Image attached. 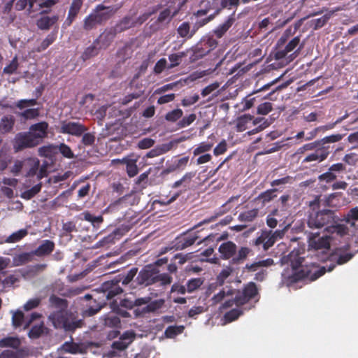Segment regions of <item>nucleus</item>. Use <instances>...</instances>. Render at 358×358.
<instances>
[{
	"mask_svg": "<svg viewBox=\"0 0 358 358\" xmlns=\"http://www.w3.org/2000/svg\"><path fill=\"white\" fill-rule=\"evenodd\" d=\"M49 302L52 308L58 309L48 316V320L56 329H64L66 331L73 332L83 326L84 322L78 317L76 312L66 310L69 306L66 299L52 294Z\"/></svg>",
	"mask_w": 358,
	"mask_h": 358,
	"instance_id": "1",
	"label": "nucleus"
},
{
	"mask_svg": "<svg viewBox=\"0 0 358 358\" xmlns=\"http://www.w3.org/2000/svg\"><path fill=\"white\" fill-rule=\"evenodd\" d=\"M286 262L290 264L293 271L289 278L291 282H296L300 280L314 281L323 275L327 271L330 272L336 267L334 264H331L327 269L325 266H322L319 269L314 270L313 265L308 266L303 264L305 259L299 256L298 251L291 252L286 257Z\"/></svg>",
	"mask_w": 358,
	"mask_h": 358,
	"instance_id": "2",
	"label": "nucleus"
},
{
	"mask_svg": "<svg viewBox=\"0 0 358 358\" xmlns=\"http://www.w3.org/2000/svg\"><path fill=\"white\" fill-rule=\"evenodd\" d=\"M339 218L331 210H322L309 214L307 224L310 229H322L329 234H336L343 236L348 234V228L340 224Z\"/></svg>",
	"mask_w": 358,
	"mask_h": 358,
	"instance_id": "3",
	"label": "nucleus"
},
{
	"mask_svg": "<svg viewBox=\"0 0 358 358\" xmlns=\"http://www.w3.org/2000/svg\"><path fill=\"white\" fill-rule=\"evenodd\" d=\"M88 127L79 122L62 121L58 131L76 137L82 136L80 143L84 147H90L94 144L96 136L94 132H88Z\"/></svg>",
	"mask_w": 358,
	"mask_h": 358,
	"instance_id": "4",
	"label": "nucleus"
},
{
	"mask_svg": "<svg viewBox=\"0 0 358 358\" xmlns=\"http://www.w3.org/2000/svg\"><path fill=\"white\" fill-rule=\"evenodd\" d=\"M218 251L221 259L225 260L231 259V264L236 265L243 264L252 252L248 247H241L237 250L236 245L231 241L222 243L219 246Z\"/></svg>",
	"mask_w": 358,
	"mask_h": 358,
	"instance_id": "5",
	"label": "nucleus"
},
{
	"mask_svg": "<svg viewBox=\"0 0 358 358\" xmlns=\"http://www.w3.org/2000/svg\"><path fill=\"white\" fill-rule=\"evenodd\" d=\"M217 45L218 42L213 36L206 35L203 36L193 49L192 59L197 60L202 58L215 50Z\"/></svg>",
	"mask_w": 358,
	"mask_h": 358,
	"instance_id": "6",
	"label": "nucleus"
},
{
	"mask_svg": "<svg viewBox=\"0 0 358 358\" xmlns=\"http://www.w3.org/2000/svg\"><path fill=\"white\" fill-rule=\"evenodd\" d=\"M300 36L294 37L287 43L284 49L277 50L274 52V58L277 60L282 59L285 58L289 52L294 50L295 49L296 50L294 52L292 55H294L295 57L298 56L304 46V43H300Z\"/></svg>",
	"mask_w": 358,
	"mask_h": 358,
	"instance_id": "7",
	"label": "nucleus"
},
{
	"mask_svg": "<svg viewBox=\"0 0 358 358\" xmlns=\"http://www.w3.org/2000/svg\"><path fill=\"white\" fill-rule=\"evenodd\" d=\"M157 268L153 265H147L140 271L134 282L139 286H149L156 283Z\"/></svg>",
	"mask_w": 358,
	"mask_h": 358,
	"instance_id": "8",
	"label": "nucleus"
},
{
	"mask_svg": "<svg viewBox=\"0 0 358 358\" xmlns=\"http://www.w3.org/2000/svg\"><path fill=\"white\" fill-rule=\"evenodd\" d=\"M38 144L39 141L36 140L31 132H21L15 138L14 148L16 151H20L24 148L35 147Z\"/></svg>",
	"mask_w": 358,
	"mask_h": 358,
	"instance_id": "9",
	"label": "nucleus"
},
{
	"mask_svg": "<svg viewBox=\"0 0 358 358\" xmlns=\"http://www.w3.org/2000/svg\"><path fill=\"white\" fill-rule=\"evenodd\" d=\"M276 234H281V231L276 230L273 232L271 230H264L262 231L260 236L253 241V245L259 248L262 246V249L266 251L275 243Z\"/></svg>",
	"mask_w": 358,
	"mask_h": 358,
	"instance_id": "10",
	"label": "nucleus"
},
{
	"mask_svg": "<svg viewBox=\"0 0 358 358\" xmlns=\"http://www.w3.org/2000/svg\"><path fill=\"white\" fill-rule=\"evenodd\" d=\"M120 6H106L102 3L96 5L92 12L96 17L99 22L103 24L109 20L120 9Z\"/></svg>",
	"mask_w": 358,
	"mask_h": 358,
	"instance_id": "11",
	"label": "nucleus"
},
{
	"mask_svg": "<svg viewBox=\"0 0 358 358\" xmlns=\"http://www.w3.org/2000/svg\"><path fill=\"white\" fill-rule=\"evenodd\" d=\"M257 295L258 289L256 284L253 282H250L245 285L241 292H238L236 294V306H243Z\"/></svg>",
	"mask_w": 358,
	"mask_h": 358,
	"instance_id": "12",
	"label": "nucleus"
},
{
	"mask_svg": "<svg viewBox=\"0 0 358 358\" xmlns=\"http://www.w3.org/2000/svg\"><path fill=\"white\" fill-rule=\"evenodd\" d=\"M100 289L107 299H111L123 292V289L120 285V282L115 277L111 280L103 282L101 285Z\"/></svg>",
	"mask_w": 358,
	"mask_h": 358,
	"instance_id": "13",
	"label": "nucleus"
},
{
	"mask_svg": "<svg viewBox=\"0 0 358 358\" xmlns=\"http://www.w3.org/2000/svg\"><path fill=\"white\" fill-rule=\"evenodd\" d=\"M178 13V9L171 11L170 7L162 10L157 20L151 24L150 28L154 31H157L163 28L164 25L168 24Z\"/></svg>",
	"mask_w": 358,
	"mask_h": 358,
	"instance_id": "14",
	"label": "nucleus"
},
{
	"mask_svg": "<svg viewBox=\"0 0 358 358\" xmlns=\"http://www.w3.org/2000/svg\"><path fill=\"white\" fill-rule=\"evenodd\" d=\"M329 236H320L319 233H310L308 236V245L315 250L326 249L330 248Z\"/></svg>",
	"mask_w": 358,
	"mask_h": 358,
	"instance_id": "15",
	"label": "nucleus"
},
{
	"mask_svg": "<svg viewBox=\"0 0 358 358\" xmlns=\"http://www.w3.org/2000/svg\"><path fill=\"white\" fill-rule=\"evenodd\" d=\"M330 153L329 146H322L317 148L314 152L308 154L302 161V163L322 162L325 160Z\"/></svg>",
	"mask_w": 358,
	"mask_h": 358,
	"instance_id": "16",
	"label": "nucleus"
},
{
	"mask_svg": "<svg viewBox=\"0 0 358 358\" xmlns=\"http://www.w3.org/2000/svg\"><path fill=\"white\" fill-rule=\"evenodd\" d=\"M83 5V0H72L67 17L63 26L69 27L77 17Z\"/></svg>",
	"mask_w": 358,
	"mask_h": 358,
	"instance_id": "17",
	"label": "nucleus"
},
{
	"mask_svg": "<svg viewBox=\"0 0 358 358\" xmlns=\"http://www.w3.org/2000/svg\"><path fill=\"white\" fill-rule=\"evenodd\" d=\"M48 129V122L43 121L32 124L29 128V132H31L32 135L36 138V140L40 141L42 138L47 136Z\"/></svg>",
	"mask_w": 358,
	"mask_h": 358,
	"instance_id": "18",
	"label": "nucleus"
},
{
	"mask_svg": "<svg viewBox=\"0 0 358 358\" xmlns=\"http://www.w3.org/2000/svg\"><path fill=\"white\" fill-rule=\"evenodd\" d=\"M134 20L131 16H125L121 20H120L115 27L113 28L115 29L110 34V37L116 36L117 34L121 33L129 29L131 27H135Z\"/></svg>",
	"mask_w": 358,
	"mask_h": 358,
	"instance_id": "19",
	"label": "nucleus"
},
{
	"mask_svg": "<svg viewBox=\"0 0 358 358\" xmlns=\"http://www.w3.org/2000/svg\"><path fill=\"white\" fill-rule=\"evenodd\" d=\"M55 243L50 240H44L33 253L37 257H44L50 255L55 250Z\"/></svg>",
	"mask_w": 358,
	"mask_h": 358,
	"instance_id": "20",
	"label": "nucleus"
},
{
	"mask_svg": "<svg viewBox=\"0 0 358 358\" xmlns=\"http://www.w3.org/2000/svg\"><path fill=\"white\" fill-rule=\"evenodd\" d=\"M234 22L235 17H234V14H232L227 17L224 23L220 24L216 29L213 30V33L216 37L218 38H222L233 25Z\"/></svg>",
	"mask_w": 358,
	"mask_h": 358,
	"instance_id": "21",
	"label": "nucleus"
},
{
	"mask_svg": "<svg viewBox=\"0 0 358 358\" xmlns=\"http://www.w3.org/2000/svg\"><path fill=\"white\" fill-rule=\"evenodd\" d=\"M59 20L58 15L43 16L37 20L36 26L41 30H48Z\"/></svg>",
	"mask_w": 358,
	"mask_h": 358,
	"instance_id": "22",
	"label": "nucleus"
},
{
	"mask_svg": "<svg viewBox=\"0 0 358 358\" xmlns=\"http://www.w3.org/2000/svg\"><path fill=\"white\" fill-rule=\"evenodd\" d=\"M198 237L194 234H187L177 238L176 246L177 249L183 250L192 245L197 240Z\"/></svg>",
	"mask_w": 358,
	"mask_h": 358,
	"instance_id": "23",
	"label": "nucleus"
},
{
	"mask_svg": "<svg viewBox=\"0 0 358 358\" xmlns=\"http://www.w3.org/2000/svg\"><path fill=\"white\" fill-rule=\"evenodd\" d=\"M15 122V117L13 115H5L2 117L0 121V131L2 134L10 132Z\"/></svg>",
	"mask_w": 358,
	"mask_h": 358,
	"instance_id": "24",
	"label": "nucleus"
},
{
	"mask_svg": "<svg viewBox=\"0 0 358 358\" xmlns=\"http://www.w3.org/2000/svg\"><path fill=\"white\" fill-rule=\"evenodd\" d=\"M115 31V29L112 27L108 31H105L102 33L99 37L94 41V43H101L100 48H107L110 43L113 41L115 36L110 37V34Z\"/></svg>",
	"mask_w": 358,
	"mask_h": 358,
	"instance_id": "25",
	"label": "nucleus"
},
{
	"mask_svg": "<svg viewBox=\"0 0 358 358\" xmlns=\"http://www.w3.org/2000/svg\"><path fill=\"white\" fill-rule=\"evenodd\" d=\"M98 25H101L94 14L91 12L86 16L83 20V29L85 31H91L95 29Z\"/></svg>",
	"mask_w": 358,
	"mask_h": 358,
	"instance_id": "26",
	"label": "nucleus"
},
{
	"mask_svg": "<svg viewBox=\"0 0 358 358\" xmlns=\"http://www.w3.org/2000/svg\"><path fill=\"white\" fill-rule=\"evenodd\" d=\"M334 13V11H329V13L324 14L321 17L313 19L310 20V27L314 30H317L322 27H324L329 20V19L331 17L332 15Z\"/></svg>",
	"mask_w": 358,
	"mask_h": 358,
	"instance_id": "27",
	"label": "nucleus"
},
{
	"mask_svg": "<svg viewBox=\"0 0 358 358\" xmlns=\"http://www.w3.org/2000/svg\"><path fill=\"white\" fill-rule=\"evenodd\" d=\"M137 273L138 268L134 267L131 268L127 273L120 274L115 276V278L120 283H122V285H127L134 280V278L136 275Z\"/></svg>",
	"mask_w": 358,
	"mask_h": 358,
	"instance_id": "28",
	"label": "nucleus"
},
{
	"mask_svg": "<svg viewBox=\"0 0 358 358\" xmlns=\"http://www.w3.org/2000/svg\"><path fill=\"white\" fill-rule=\"evenodd\" d=\"M34 254L33 251L29 252H22L13 257V263L15 266H22L33 260Z\"/></svg>",
	"mask_w": 358,
	"mask_h": 358,
	"instance_id": "29",
	"label": "nucleus"
},
{
	"mask_svg": "<svg viewBox=\"0 0 358 358\" xmlns=\"http://www.w3.org/2000/svg\"><path fill=\"white\" fill-rule=\"evenodd\" d=\"M80 216L82 220L91 222L94 227H99L100 224L103 221V218L101 215L94 216L89 211L83 212Z\"/></svg>",
	"mask_w": 358,
	"mask_h": 358,
	"instance_id": "30",
	"label": "nucleus"
},
{
	"mask_svg": "<svg viewBox=\"0 0 358 358\" xmlns=\"http://www.w3.org/2000/svg\"><path fill=\"white\" fill-rule=\"evenodd\" d=\"M171 144H162L150 150L147 154L148 158H152L163 155L171 149Z\"/></svg>",
	"mask_w": 358,
	"mask_h": 358,
	"instance_id": "31",
	"label": "nucleus"
},
{
	"mask_svg": "<svg viewBox=\"0 0 358 358\" xmlns=\"http://www.w3.org/2000/svg\"><path fill=\"white\" fill-rule=\"evenodd\" d=\"M178 34L182 38H191L195 34H193V28L190 29L188 22H184L177 29Z\"/></svg>",
	"mask_w": 358,
	"mask_h": 358,
	"instance_id": "32",
	"label": "nucleus"
},
{
	"mask_svg": "<svg viewBox=\"0 0 358 358\" xmlns=\"http://www.w3.org/2000/svg\"><path fill=\"white\" fill-rule=\"evenodd\" d=\"M187 56V53L185 52H179L177 53H173L169 55V60L170 61V64L168 65L167 69H173L180 64L182 62V59L183 57Z\"/></svg>",
	"mask_w": 358,
	"mask_h": 358,
	"instance_id": "33",
	"label": "nucleus"
},
{
	"mask_svg": "<svg viewBox=\"0 0 358 358\" xmlns=\"http://www.w3.org/2000/svg\"><path fill=\"white\" fill-rule=\"evenodd\" d=\"M253 116L250 114H244L237 118L236 128L238 131H243L248 128V124L251 122Z\"/></svg>",
	"mask_w": 358,
	"mask_h": 358,
	"instance_id": "34",
	"label": "nucleus"
},
{
	"mask_svg": "<svg viewBox=\"0 0 358 358\" xmlns=\"http://www.w3.org/2000/svg\"><path fill=\"white\" fill-rule=\"evenodd\" d=\"M164 299H157L151 302L149 301L147 306L143 308L141 313L143 314L154 313L156 310L160 309L164 306Z\"/></svg>",
	"mask_w": 358,
	"mask_h": 358,
	"instance_id": "35",
	"label": "nucleus"
},
{
	"mask_svg": "<svg viewBox=\"0 0 358 358\" xmlns=\"http://www.w3.org/2000/svg\"><path fill=\"white\" fill-rule=\"evenodd\" d=\"M259 210L254 208L242 212L238 215V220L241 222H249L253 221L258 215Z\"/></svg>",
	"mask_w": 358,
	"mask_h": 358,
	"instance_id": "36",
	"label": "nucleus"
},
{
	"mask_svg": "<svg viewBox=\"0 0 358 358\" xmlns=\"http://www.w3.org/2000/svg\"><path fill=\"white\" fill-rule=\"evenodd\" d=\"M28 234L27 229H22L10 234L6 240V243H13L21 241Z\"/></svg>",
	"mask_w": 358,
	"mask_h": 358,
	"instance_id": "37",
	"label": "nucleus"
},
{
	"mask_svg": "<svg viewBox=\"0 0 358 358\" xmlns=\"http://www.w3.org/2000/svg\"><path fill=\"white\" fill-rule=\"evenodd\" d=\"M184 329L185 327L183 325L169 326L164 331V335L166 338H173L176 336L182 334Z\"/></svg>",
	"mask_w": 358,
	"mask_h": 358,
	"instance_id": "38",
	"label": "nucleus"
},
{
	"mask_svg": "<svg viewBox=\"0 0 358 358\" xmlns=\"http://www.w3.org/2000/svg\"><path fill=\"white\" fill-rule=\"evenodd\" d=\"M234 292L235 290L233 289L227 288L226 289L224 288L213 296L212 301H213V303H220L226 296H233Z\"/></svg>",
	"mask_w": 358,
	"mask_h": 358,
	"instance_id": "39",
	"label": "nucleus"
},
{
	"mask_svg": "<svg viewBox=\"0 0 358 358\" xmlns=\"http://www.w3.org/2000/svg\"><path fill=\"white\" fill-rule=\"evenodd\" d=\"M55 153H57V145H49L42 146L38 149V155L41 157L51 158Z\"/></svg>",
	"mask_w": 358,
	"mask_h": 358,
	"instance_id": "40",
	"label": "nucleus"
},
{
	"mask_svg": "<svg viewBox=\"0 0 358 358\" xmlns=\"http://www.w3.org/2000/svg\"><path fill=\"white\" fill-rule=\"evenodd\" d=\"M21 343L18 338L7 337L0 341V346L1 347H10L17 349L20 347Z\"/></svg>",
	"mask_w": 358,
	"mask_h": 358,
	"instance_id": "41",
	"label": "nucleus"
},
{
	"mask_svg": "<svg viewBox=\"0 0 358 358\" xmlns=\"http://www.w3.org/2000/svg\"><path fill=\"white\" fill-rule=\"evenodd\" d=\"M39 115L38 108H29L25 110L18 113L17 116L24 119V120H32L36 118Z\"/></svg>",
	"mask_w": 358,
	"mask_h": 358,
	"instance_id": "42",
	"label": "nucleus"
},
{
	"mask_svg": "<svg viewBox=\"0 0 358 358\" xmlns=\"http://www.w3.org/2000/svg\"><path fill=\"white\" fill-rule=\"evenodd\" d=\"M42 185L41 183H38L33 186L31 189H27L22 193V198L29 200L34 197L38 193L41 192Z\"/></svg>",
	"mask_w": 358,
	"mask_h": 358,
	"instance_id": "43",
	"label": "nucleus"
},
{
	"mask_svg": "<svg viewBox=\"0 0 358 358\" xmlns=\"http://www.w3.org/2000/svg\"><path fill=\"white\" fill-rule=\"evenodd\" d=\"M57 38V32H51L46 38L41 42L38 48V52L46 50Z\"/></svg>",
	"mask_w": 358,
	"mask_h": 358,
	"instance_id": "44",
	"label": "nucleus"
},
{
	"mask_svg": "<svg viewBox=\"0 0 358 358\" xmlns=\"http://www.w3.org/2000/svg\"><path fill=\"white\" fill-rule=\"evenodd\" d=\"M203 280L201 278L189 279L186 284L187 292L192 293L199 289L203 284Z\"/></svg>",
	"mask_w": 358,
	"mask_h": 358,
	"instance_id": "45",
	"label": "nucleus"
},
{
	"mask_svg": "<svg viewBox=\"0 0 358 358\" xmlns=\"http://www.w3.org/2000/svg\"><path fill=\"white\" fill-rule=\"evenodd\" d=\"M277 189H270L264 192H262L257 198L258 200H262L263 203H268L276 197L275 192Z\"/></svg>",
	"mask_w": 358,
	"mask_h": 358,
	"instance_id": "46",
	"label": "nucleus"
},
{
	"mask_svg": "<svg viewBox=\"0 0 358 358\" xmlns=\"http://www.w3.org/2000/svg\"><path fill=\"white\" fill-rule=\"evenodd\" d=\"M213 146V143L210 142H201L198 146L193 150V154L194 156H197L201 155L203 153H206V152L210 151Z\"/></svg>",
	"mask_w": 358,
	"mask_h": 358,
	"instance_id": "47",
	"label": "nucleus"
},
{
	"mask_svg": "<svg viewBox=\"0 0 358 358\" xmlns=\"http://www.w3.org/2000/svg\"><path fill=\"white\" fill-rule=\"evenodd\" d=\"M96 43H94V42L92 45L87 47L84 50V52H83L82 56H81L82 59L84 61L87 60V59H90L91 57H93L98 55L99 49L96 48Z\"/></svg>",
	"mask_w": 358,
	"mask_h": 358,
	"instance_id": "48",
	"label": "nucleus"
},
{
	"mask_svg": "<svg viewBox=\"0 0 358 358\" xmlns=\"http://www.w3.org/2000/svg\"><path fill=\"white\" fill-rule=\"evenodd\" d=\"M194 175H195L194 173H192V172H187V173H186L182 177V178H180V180H178L177 181H176L173 184L172 187L173 188H178L180 185H182V184H185V187H187L190 183L192 179L194 176Z\"/></svg>",
	"mask_w": 358,
	"mask_h": 358,
	"instance_id": "49",
	"label": "nucleus"
},
{
	"mask_svg": "<svg viewBox=\"0 0 358 358\" xmlns=\"http://www.w3.org/2000/svg\"><path fill=\"white\" fill-rule=\"evenodd\" d=\"M243 314V311L238 308H234L228 312H227L224 315V320L225 322H231L236 320H237L241 315Z\"/></svg>",
	"mask_w": 358,
	"mask_h": 358,
	"instance_id": "50",
	"label": "nucleus"
},
{
	"mask_svg": "<svg viewBox=\"0 0 358 358\" xmlns=\"http://www.w3.org/2000/svg\"><path fill=\"white\" fill-rule=\"evenodd\" d=\"M126 171L129 177H134L137 175L138 169L136 165V161L133 159H127Z\"/></svg>",
	"mask_w": 358,
	"mask_h": 358,
	"instance_id": "51",
	"label": "nucleus"
},
{
	"mask_svg": "<svg viewBox=\"0 0 358 358\" xmlns=\"http://www.w3.org/2000/svg\"><path fill=\"white\" fill-rule=\"evenodd\" d=\"M156 283L160 282L162 285H170L172 282V277L165 273H160L159 269L156 270Z\"/></svg>",
	"mask_w": 358,
	"mask_h": 358,
	"instance_id": "52",
	"label": "nucleus"
},
{
	"mask_svg": "<svg viewBox=\"0 0 358 358\" xmlns=\"http://www.w3.org/2000/svg\"><path fill=\"white\" fill-rule=\"evenodd\" d=\"M104 324L108 327L117 328L120 326V319L117 315H108L104 319Z\"/></svg>",
	"mask_w": 358,
	"mask_h": 358,
	"instance_id": "53",
	"label": "nucleus"
},
{
	"mask_svg": "<svg viewBox=\"0 0 358 358\" xmlns=\"http://www.w3.org/2000/svg\"><path fill=\"white\" fill-rule=\"evenodd\" d=\"M43 331L44 325L43 323L38 325H34L29 330L28 336L30 338H38L43 334Z\"/></svg>",
	"mask_w": 358,
	"mask_h": 358,
	"instance_id": "54",
	"label": "nucleus"
},
{
	"mask_svg": "<svg viewBox=\"0 0 358 358\" xmlns=\"http://www.w3.org/2000/svg\"><path fill=\"white\" fill-rule=\"evenodd\" d=\"M57 151H59L66 158L72 159L74 157L71 148L64 143H60L59 145H57Z\"/></svg>",
	"mask_w": 358,
	"mask_h": 358,
	"instance_id": "55",
	"label": "nucleus"
},
{
	"mask_svg": "<svg viewBox=\"0 0 358 358\" xmlns=\"http://www.w3.org/2000/svg\"><path fill=\"white\" fill-rule=\"evenodd\" d=\"M36 0H17L15 3V9L17 10H24L29 6V11L31 12Z\"/></svg>",
	"mask_w": 358,
	"mask_h": 358,
	"instance_id": "56",
	"label": "nucleus"
},
{
	"mask_svg": "<svg viewBox=\"0 0 358 358\" xmlns=\"http://www.w3.org/2000/svg\"><path fill=\"white\" fill-rule=\"evenodd\" d=\"M182 114L183 113L181 109H174L166 114L165 119L169 122H174L179 120L182 116Z\"/></svg>",
	"mask_w": 358,
	"mask_h": 358,
	"instance_id": "57",
	"label": "nucleus"
},
{
	"mask_svg": "<svg viewBox=\"0 0 358 358\" xmlns=\"http://www.w3.org/2000/svg\"><path fill=\"white\" fill-rule=\"evenodd\" d=\"M343 138V135L340 134H331L328 136H325L320 140L322 146H325L327 143H336L340 141Z\"/></svg>",
	"mask_w": 358,
	"mask_h": 358,
	"instance_id": "58",
	"label": "nucleus"
},
{
	"mask_svg": "<svg viewBox=\"0 0 358 358\" xmlns=\"http://www.w3.org/2000/svg\"><path fill=\"white\" fill-rule=\"evenodd\" d=\"M241 3H242V0H220V9L237 8Z\"/></svg>",
	"mask_w": 358,
	"mask_h": 358,
	"instance_id": "59",
	"label": "nucleus"
},
{
	"mask_svg": "<svg viewBox=\"0 0 358 358\" xmlns=\"http://www.w3.org/2000/svg\"><path fill=\"white\" fill-rule=\"evenodd\" d=\"M24 317V315L22 311L17 310V311L15 312L12 317L13 325L15 327H21L23 324Z\"/></svg>",
	"mask_w": 358,
	"mask_h": 358,
	"instance_id": "60",
	"label": "nucleus"
},
{
	"mask_svg": "<svg viewBox=\"0 0 358 358\" xmlns=\"http://www.w3.org/2000/svg\"><path fill=\"white\" fill-rule=\"evenodd\" d=\"M19 66L17 57L15 56L10 63L4 67L3 73L6 74H13L17 69Z\"/></svg>",
	"mask_w": 358,
	"mask_h": 358,
	"instance_id": "61",
	"label": "nucleus"
},
{
	"mask_svg": "<svg viewBox=\"0 0 358 358\" xmlns=\"http://www.w3.org/2000/svg\"><path fill=\"white\" fill-rule=\"evenodd\" d=\"M273 110V104L271 102H264L257 107V113L259 115H267Z\"/></svg>",
	"mask_w": 358,
	"mask_h": 358,
	"instance_id": "62",
	"label": "nucleus"
},
{
	"mask_svg": "<svg viewBox=\"0 0 358 358\" xmlns=\"http://www.w3.org/2000/svg\"><path fill=\"white\" fill-rule=\"evenodd\" d=\"M167 62L165 58H162L157 62L154 66L153 72L155 74H160L163 72V71L166 68L167 69Z\"/></svg>",
	"mask_w": 358,
	"mask_h": 358,
	"instance_id": "63",
	"label": "nucleus"
},
{
	"mask_svg": "<svg viewBox=\"0 0 358 358\" xmlns=\"http://www.w3.org/2000/svg\"><path fill=\"white\" fill-rule=\"evenodd\" d=\"M293 34L291 28H288L285 30L282 33V36L280 37L278 41H277L276 46L280 48L282 45H283L289 39V38Z\"/></svg>",
	"mask_w": 358,
	"mask_h": 358,
	"instance_id": "64",
	"label": "nucleus"
}]
</instances>
